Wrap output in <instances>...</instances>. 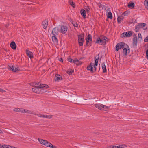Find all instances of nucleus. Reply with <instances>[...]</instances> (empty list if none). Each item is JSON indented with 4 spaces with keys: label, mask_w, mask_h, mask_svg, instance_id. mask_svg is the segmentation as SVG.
<instances>
[{
    "label": "nucleus",
    "mask_w": 148,
    "mask_h": 148,
    "mask_svg": "<svg viewBox=\"0 0 148 148\" xmlns=\"http://www.w3.org/2000/svg\"><path fill=\"white\" fill-rule=\"evenodd\" d=\"M37 85L36 86V87L32 88V90L33 92L35 93L39 94L40 93V91L42 90L47 89L48 88L49 86L46 84H42L41 83L38 82L36 83Z\"/></svg>",
    "instance_id": "f257e3e1"
},
{
    "label": "nucleus",
    "mask_w": 148,
    "mask_h": 148,
    "mask_svg": "<svg viewBox=\"0 0 148 148\" xmlns=\"http://www.w3.org/2000/svg\"><path fill=\"white\" fill-rule=\"evenodd\" d=\"M84 34L83 33L78 36V44L79 46H82L84 43Z\"/></svg>",
    "instance_id": "f03ea898"
},
{
    "label": "nucleus",
    "mask_w": 148,
    "mask_h": 148,
    "mask_svg": "<svg viewBox=\"0 0 148 148\" xmlns=\"http://www.w3.org/2000/svg\"><path fill=\"white\" fill-rule=\"evenodd\" d=\"M59 32L62 34H65L67 32L68 28L66 26L59 25Z\"/></svg>",
    "instance_id": "7ed1b4c3"
},
{
    "label": "nucleus",
    "mask_w": 148,
    "mask_h": 148,
    "mask_svg": "<svg viewBox=\"0 0 148 148\" xmlns=\"http://www.w3.org/2000/svg\"><path fill=\"white\" fill-rule=\"evenodd\" d=\"M122 49H123V53L124 55L127 56V53H129L130 51V48L126 44L125 45V46Z\"/></svg>",
    "instance_id": "20e7f679"
},
{
    "label": "nucleus",
    "mask_w": 148,
    "mask_h": 148,
    "mask_svg": "<svg viewBox=\"0 0 148 148\" xmlns=\"http://www.w3.org/2000/svg\"><path fill=\"white\" fill-rule=\"evenodd\" d=\"M125 45H126L123 42H120L118 43L116 45V51H118L119 49L123 48L125 46Z\"/></svg>",
    "instance_id": "39448f33"
},
{
    "label": "nucleus",
    "mask_w": 148,
    "mask_h": 148,
    "mask_svg": "<svg viewBox=\"0 0 148 148\" xmlns=\"http://www.w3.org/2000/svg\"><path fill=\"white\" fill-rule=\"evenodd\" d=\"M132 35V33L131 31H127L126 32L123 33L121 35V36L123 37H130Z\"/></svg>",
    "instance_id": "423d86ee"
},
{
    "label": "nucleus",
    "mask_w": 148,
    "mask_h": 148,
    "mask_svg": "<svg viewBox=\"0 0 148 148\" xmlns=\"http://www.w3.org/2000/svg\"><path fill=\"white\" fill-rule=\"evenodd\" d=\"M59 32V26L54 28L51 33V34L54 36H56L58 35V32Z\"/></svg>",
    "instance_id": "0eeeda50"
},
{
    "label": "nucleus",
    "mask_w": 148,
    "mask_h": 148,
    "mask_svg": "<svg viewBox=\"0 0 148 148\" xmlns=\"http://www.w3.org/2000/svg\"><path fill=\"white\" fill-rule=\"evenodd\" d=\"M99 58V54H98V56H97L95 58V64L93 66L94 67V71H96V66H97L98 65V60Z\"/></svg>",
    "instance_id": "6e6552de"
},
{
    "label": "nucleus",
    "mask_w": 148,
    "mask_h": 148,
    "mask_svg": "<svg viewBox=\"0 0 148 148\" xmlns=\"http://www.w3.org/2000/svg\"><path fill=\"white\" fill-rule=\"evenodd\" d=\"M137 37L136 35L135 37H134L133 38V46L134 48H136L137 45Z\"/></svg>",
    "instance_id": "1a4fd4ad"
},
{
    "label": "nucleus",
    "mask_w": 148,
    "mask_h": 148,
    "mask_svg": "<svg viewBox=\"0 0 148 148\" xmlns=\"http://www.w3.org/2000/svg\"><path fill=\"white\" fill-rule=\"evenodd\" d=\"M62 80V76L59 74H56L55 77V80L56 81H59Z\"/></svg>",
    "instance_id": "9d476101"
},
{
    "label": "nucleus",
    "mask_w": 148,
    "mask_h": 148,
    "mask_svg": "<svg viewBox=\"0 0 148 148\" xmlns=\"http://www.w3.org/2000/svg\"><path fill=\"white\" fill-rule=\"evenodd\" d=\"M80 13L84 18H86V12L84 9H82L80 10Z\"/></svg>",
    "instance_id": "9b49d317"
},
{
    "label": "nucleus",
    "mask_w": 148,
    "mask_h": 148,
    "mask_svg": "<svg viewBox=\"0 0 148 148\" xmlns=\"http://www.w3.org/2000/svg\"><path fill=\"white\" fill-rule=\"evenodd\" d=\"M93 64H92V63H90V64L88 66H87V70L90 71L91 72H93Z\"/></svg>",
    "instance_id": "f8f14e48"
},
{
    "label": "nucleus",
    "mask_w": 148,
    "mask_h": 148,
    "mask_svg": "<svg viewBox=\"0 0 148 148\" xmlns=\"http://www.w3.org/2000/svg\"><path fill=\"white\" fill-rule=\"evenodd\" d=\"M27 55L30 58H32L33 57V53L32 52H31L28 50H26V51Z\"/></svg>",
    "instance_id": "ddd939ff"
},
{
    "label": "nucleus",
    "mask_w": 148,
    "mask_h": 148,
    "mask_svg": "<svg viewBox=\"0 0 148 148\" xmlns=\"http://www.w3.org/2000/svg\"><path fill=\"white\" fill-rule=\"evenodd\" d=\"M10 46L13 49H16V45L14 41H12L11 43Z\"/></svg>",
    "instance_id": "4468645a"
},
{
    "label": "nucleus",
    "mask_w": 148,
    "mask_h": 148,
    "mask_svg": "<svg viewBox=\"0 0 148 148\" xmlns=\"http://www.w3.org/2000/svg\"><path fill=\"white\" fill-rule=\"evenodd\" d=\"M95 43L102 45L103 42L102 39H101L99 37L97 38Z\"/></svg>",
    "instance_id": "2eb2a0df"
},
{
    "label": "nucleus",
    "mask_w": 148,
    "mask_h": 148,
    "mask_svg": "<svg viewBox=\"0 0 148 148\" xmlns=\"http://www.w3.org/2000/svg\"><path fill=\"white\" fill-rule=\"evenodd\" d=\"M101 66L103 69V73L106 72V68L104 62H103L101 64Z\"/></svg>",
    "instance_id": "dca6fc26"
},
{
    "label": "nucleus",
    "mask_w": 148,
    "mask_h": 148,
    "mask_svg": "<svg viewBox=\"0 0 148 148\" xmlns=\"http://www.w3.org/2000/svg\"><path fill=\"white\" fill-rule=\"evenodd\" d=\"M74 64H75L76 65H81L82 64V62L79 61L77 58H75L74 60Z\"/></svg>",
    "instance_id": "f3484780"
},
{
    "label": "nucleus",
    "mask_w": 148,
    "mask_h": 148,
    "mask_svg": "<svg viewBox=\"0 0 148 148\" xmlns=\"http://www.w3.org/2000/svg\"><path fill=\"white\" fill-rule=\"evenodd\" d=\"M52 40L54 42L58 43V40L56 37V36L52 35Z\"/></svg>",
    "instance_id": "a211bd4d"
},
{
    "label": "nucleus",
    "mask_w": 148,
    "mask_h": 148,
    "mask_svg": "<svg viewBox=\"0 0 148 148\" xmlns=\"http://www.w3.org/2000/svg\"><path fill=\"white\" fill-rule=\"evenodd\" d=\"M42 24L43 26V28L45 29L47 27L48 25V22L46 20L42 22Z\"/></svg>",
    "instance_id": "6ab92c4d"
},
{
    "label": "nucleus",
    "mask_w": 148,
    "mask_h": 148,
    "mask_svg": "<svg viewBox=\"0 0 148 148\" xmlns=\"http://www.w3.org/2000/svg\"><path fill=\"white\" fill-rule=\"evenodd\" d=\"M103 104H95L94 106L100 110H101V108L102 107Z\"/></svg>",
    "instance_id": "aec40b11"
},
{
    "label": "nucleus",
    "mask_w": 148,
    "mask_h": 148,
    "mask_svg": "<svg viewBox=\"0 0 148 148\" xmlns=\"http://www.w3.org/2000/svg\"><path fill=\"white\" fill-rule=\"evenodd\" d=\"M38 140L39 141L40 143L41 144H42L45 145V143L46 142L47 140H45L42 139H41L40 138H38Z\"/></svg>",
    "instance_id": "412c9836"
},
{
    "label": "nucleus",
    "mask_w": 148,
    "mask_h": 148,
    "mask_svg": "<svg viewBox=\"0 0 148 148\" xmlns=\"http://www.w3.org/2000/svg\"><path fill=\"white\" fill-rule=\"evenodd\" d=\"M109 107L106 106L105 105H102V107L101 108V110H105L107 111L109 109Z\"/></svg>",
    "instance_id": "4be33fe9"
},
{
    "label": "nucleus",
    "mask_w": 148,
    "mask_h": 148,
    "mask_svg": "<svg viewBox=\"0 0 148 148\" xmlns=\"http://www.w3.org/2000/svg\"><path fill=\"white\" fill-rule=\"evenodd\" d=\"M14 110L15 112H21V113H23V109H20L18 108H15L14 109Z\"/></svg>",
    "instance_id": "5701e85b"
},
{
    "label": "nucleus",
    "mask_w": 148,
    "mask_h": 148,
    "mask_svg": "<svg viewBox=\"0 0 148 148\" xmlns=\"http://www.w3.org/2000/svg\"><path fill=\"white\" fill-rule=\"evenodd\" d=\"M134 3L133 2H130L128 5V6L129 8H133L134 7Z\"/></svg>",
    "instance_id": "b1692460"
},
{
    "label": "nucleus",
    "mask_w": 148,
    "mask_h": 148,
    "mask_svg": "<svg viewBox=\"0 0 148 148\" xmlns=\"http://www.w3.org/2000/svg\"><path fill=\"white\" fill-rule=\"evenodd\" d=\"M124 18V17L122 16H119L117 18V22L119 24L120 23L121 20H123Z\"/></svg>",
    "instance_id": "393cba45"
},
{
    "label": "nucleus",
    "mask_w": 148,
    "mask_h": 148,
    "mask_svg": "<svg viewBox=\"0 0 148 148\" xmlns=\"http://www.w3.org/2000/svg\"><path fill=\"white\" fill-rule=\"evenodd\" d=\"M107 18L112 19V14L110 11H109L108 13Z\"/></svg>",
    "instance_id": "a878e982"
},
{
    "label": "nucleus",
    "mask_w": 148,
    "mask_h": 148,
    "mask_svg": "<svg viewBox=\"0 0 148 148\" xmlns=\"http://www.w3.org/2000/svg\"><path fill=\"white\" fill-rule=\"evenodd\" d=\"M14 67L12 65H8V69L12 71L13 72V71L14 70Z\"/></svg>",
    "instance_id": "bb28decb"
},
{
    "label": "nucleus",
    "mask_w": 148,
    "mask_h": 148,
    "mask_svg": "<svg viewBox=\"0 0 148 148\" xmlns=\"http://www.w3.org/2000/svg\"><path fill=\"white\" fill-rule=\"evenodd\" d=\"M70 21L71 22V23L75 27H78V25L77 23L76 22H74L73 21Z\"/></svg>",
    "instance_id": "cd10ccee"
},
{
    "label": "nucleus",
    "mask_w": 148,
    "mask_h": 148,
    "mask_svg": "<svg viewBox=\"0 0 148 148\" xmlns=\"http://www.w3.org/2000/svg\"><path fill=\"white\" fill-rule=\"evenodd\" d=\"M87 40H90V42H92V36L90 34H88L87 37L86 38Z\"/></svg>",
    "instance_id": "c85d7f7f"
},
{
    "label": "nucleus",
    "mask_w": 148,
    "mask_h": 148,
    "mask_svg": "<svg viewBox=\"0 0 148 148\" xmlns=\"http://www.w3.org/2000/svg\"><path fill=\"white\" fill-rule=\"evenodd\" d=\"M144 4L145 7L148 9V0H145L144 1Z\"/></svg>",
    "instance_id": "c756f323"
},
{
    "label": "nucleus",
    "mask_w": 148,
    "mask_h": 148,
    "mask_svg": "<svg viewBox=\"0 0 148 148\" xmlns=\"http://www.w3.org/2000/svg\"><path fill=\"white\" fill-rule=\"evenodd\" d=\"M141 28L139 26V25L138 24L135 27V31L136 32H139V30Z\"/></svg>",
    "instance_id": "7c9ffc66"
},
{
    "label": "nucleus",
    "mask_w": 148,
    "mask_h": 148,
    "mask_svg": "<svg viewBox=\"0 0 148 148\" xmlns=\"http://www.w3.org/2000/svg\"><path fill=\"white\" fill-rule=\"evenodd\" d=\"M51 144H52L50 143V142L47 141L45 143V145L47 147H50L51 145Z\"/></svg>",
    "instance_id": "2f4dec72"
},
{
    "label": "nucleus",
    "mask_w": 148,
    "mask_h": 148,
    "mask_svg": "<svg viewBox=\"0 0 148 148\" xmlns=\"http://www.w3.org/2000/svg\"><path fill=\"white\" fill-rule=\"evenodd\" d=\"M138 25L141 28H143L145 26L146 24L144 23H138Z\"/></svg>",
    "instance_id": "473e14b6"
},
{
    "label": "nucleus",
    "mask_w": 148,
    "mask_h": 148,
    "mask_svg": "<svg viewBox=\"0 0 148 148\" xmlns=\"http://www.w3.org/2000/svg\"><path fill=\"white\" fill-rule=\"evenodd\" d=\"M73 70H72L71 69H70L67 71V73L69 75H71L73 73Z\"/></svg>",
    "instance_id": "72a5a7b5"
},
{
    "label": "nucleus",
    "mask_w": 148,
    "mask_h": 148,
    "mask_svg": "<svg viewBox=\"0 0 148 148\" xmlns=\"http://www.w3.org/2000/svg\"><path fill=\"white\" fill-rule=\"evenodd\" d=\"M130 14V12L128 10H126L122 14V15L125 16H127Z\"/></svg>",
    "instance_id": "f704fd0d"
},
{
    "label": "nucleus",
    "mask_w": 148,
    "mask_h": 148,
    "mask_svg": "<svg viewBox=\"0 0 148 148\" xmlns=\"http://www.w3.org/2000/svg\"><path fill=\"white\" fill-rule=\"evenodd\" d=\"M69 4L70 5L72 6L73 8H75V3L71 1H69Z\"/></svg>",
    "instance_id": "c9c22d12"
},
{
    "label": "nucleus",
    "mask_w": 148,
    "mask_h": 148,
    "mask_svg": "<svg viewBox=\"0 0 148 148\" xmlns=\"http://www.w3.org/2000/svg\"><path fill=\"white\" fill-rule=\"evenodd\" d=\"M84 8L86 10V12L87 13H88L90 11V8L88 6H85Z\"/></svg>",
    "instance_id": "e433bc0d"
},
{
    "label": "nucleus",
    "mask_w": 148,
    "mask_h": 148,
    "mask_svg": "<svg viewBox=\"0 0 148 148\" xmlns=\"http://www.w3.org/2000/svg\"><path fill=\"white\" fill-rule=\"evenodd\" d=\"M52 115H45V118L51 119L53 117Z\"/></svg>",
    "instance_id": "4c0bfd02"
},
{
    "label": "nucleus",
    "mask_w": 148,
    "mask_h": 148,
    "mask_svg": "<svg viewBox=\"0 0 148 148\" xmlns=\"http://www.w3.org/2000/svg\"><path fill=\"white\" fill-rule=\"evenodd\" d=\"M102 39L103 40V42L105 43V44H106V39H107V38H106V37L105 36H104L102 38Z\"/></svg>",
    "instance_id": "58836bf2"
},
{
    "label": "nucleus",
    "mask_w": 148,
    "mask_h": 148,
    "mask_svg": "<svg viewBox=\"0 0 148 148\" xmlns=\"http://www.w3.org/2000/svg\"><path fill=\"white\" fill-rule=\"evenodd\" d=\"M97 4L100 8H102V9H103V5L100 3H97Z\"/></svg>",
    "instance_id": "ea45409f"
},
{
    "label": "nucleus",
    "mask_w": 148,
    "mask_h": 148,
    "mask_svg": "<svg viewBox=\"0 0 148 148\" xmlns=\"http://www.w3.org/2000/svg\"><path fill=\"white\" fill-rule=\"evenodd\" d=\"M19 70H20V69H19V68H18V67L17 68H16V67H14V70L13 71V72H16V71H19Z\"/></svg>",
    "instance_id": "a19ab883"
},
{
    "label": "nucleus",
    "mask_w": 148,
    "mask_h": 148,
    "mask_svg": "<svg viewBox=\"0 0 148 148\" xmlns=\"http://www.w3.org/2000/svg\"><path fill=\"white\" fill-rule=\"evenodd\" d=\"M124 145L126 146L125 145H119V146H116V148H123L124 147V146H123Z\"/></svg>",
    "instance_id": "79ce46f5"
},
{
    "label": "nucleus",
    "mask_w": 148,
    "mask_h": 148,
    "mask_svg": "<svg viewBox=\"0 0 148 148\" xmlns=\"http://www.w3.org/2000/svg\"><path fill=\"white\" fill-rule=\"evenodd\" d=\"M138 39L140 38L141 39H142V38L141 36V34L140 33H139L138 34Z\"/></svg>",
    "instance_id": "37998d69"
},
{
    "label": "nucleus",
    "mask_w": 148,
    "mask_h": 148,
    "mask_svg": "<svg viewBox=\"0 0 148 148\" xmlns=\"http://www.w3.org/2000/svg\"><path fill=\"white\" fill-rule=\"evenodd\" d=\"M90 40H86V44L87 46H89V43H90Z\"/></svg>",
    "instance_id": "c03bdc74"
},
{
    "label": "nucleus",
    "mask_w": 148,
    "mask_h": 148,
    "mask_svg": "<svg viewBox=\"0 0 148 148\" xmlns=\"http://www.w3.org/2000/svg\"><path fill=\"white\" fill-rule=\"evenodd\" d=\"M144 41L145 42H148V36L144 39Z\"/></svg>",
    "instance_id": "a18cd8bd"
},
{
    "label": "nucleus",
    "mask_w": 148,
    "mask_h": 148,
    "mask_svg": "<svg viewBox=\"0 0 148 148\" xmlns=\"http://www.w3.org/2000/svg\"><path fill=\"white\" fill-rule=\"evenodd\" d=\"M38 116L40 117H43L45 118V115L43 114H38Z\"/></svg>",
    "instance_id": "49530a36"
},
{
    "label": "nucleus",
    "mask_w": 148,
    "mask_h": 148,
    "mask_svg": "<svg viewBox=\"0 0 148 148\" xmlns=\"http://www.w3.org/2000/svg\"><path fill=\"white\" fill-rule=\"evenodd\" d=\"M23 113H24V112L28 113V112H29V110H28L23 109Z\"/></svg>",
    "instance_id": "de8ad7c7"
},
{
    "label": "nucleus",
    "mask_w": 148,
    "mask_h": 148,
    "mask_svg": "<svg viewBox=\"0 0 148 148\" xmlns=\"http://www.w3.org/2000/svg\"><path fill=\"white\" fill-rule=\"evenodd\" d=\"M146 58L148 59V49L146 50Z\"/></svg>",
    "instance_id": "09e8293b"
},
{
    "label": "nucleus",
    "mask_w": 148,
    "mask_h": 148,
    "mask_svg": "<svg viewBox=\"0 0 148 148\" xmlns=\"http://www.w3.org/2000/svg\"><path fill=\"white\" fill-rule=\"evenodd\" d=\"M7 145H1V148H6V147H7Z\"/></svg>",
    "instance_id": "8fccbe9b"
},
{
    "label": "nucleus",
    "mask_w": 148,
    "mask_h": 148,
    "mask_svg": "<svg viewBox=\"0 0 148 148\" xmlns=\"http://www.w3.org/2000/svg\"><path fill=\"white\" fill-rule=\"evenodd\" d=\"M106 13L108 12H108H109L110 11V8H107L106 9Z\"/></svg>",
    "instance_id": "3c124183"
},
{
    "label": "nucleus",
    "mask_w": 148,
    "mask_h": 148,
    "mask_svg": "<svg viewBox=\"0 0 148 148\" xmlns=\"http://www.w3.org/2000/svg\"><path fill=\"white\" fill-rule=\"evenodd\" d=\"M103 8L105 10H106L107 8L106 6V5H103Z\"/></svg>",
    "instance_id": "603ef678"
},
{
    "label": "nucleus",
    "mask_w": 148,
    "mask_h": 148,
    "mask_svg": "<svg viewBox=\"0 0 148 148\" xmlns=\"http://www.w3.org/2000/svg\"><path fill=\"white\" fill-rule=\"evenodd\" d=\"M50 148H57L56 146H53L52 144L51 145Z\"/></svg>",
    "instance_id": "864d4df0"
},
{
    "label": "nucleus",
    "mask_w": 148,
    "mask_h": 148,
    "mask_svg": "<svg viewBox=\"0 0 148 148\" xmlns=\"http://www.w3.org/2000/svg\"><path fill=\"white\" fill-rule=\"evenodd\" d=\"M67 59H68V61L69 62H72V59L71 58H68Z\"/></svg>",
    "instance_id": "5fc2aeb1"
},
{
    "label": "nucleus",
    "mask_w": 148,
    "mask_h": 148,
    "mask_svg": "<svg viewBox=\"0 0 148 148\" xmlns=\"http://www.w3.org/2000/svg\"><path fill=\"white\" fill-rule=\"evenodd\" d=\"M36 83H34L32 85V86H34V87H36V86L37 85L36 84Z\"/></svg>",
    "instance_id": "6e6d98bb"
},
{
    "label": "nucleus",
    "mask_w": 148,
    "mask_h": 148,
    "mask_svg": "<svg viewBox=\"0 0 148 148\" xmlns=\"http://www.w3.org/2000/svg\"><path fill=\"white\" fill-rule=\"evenodd\" d=\"M5 91V90H4L3 89L0 88V92H3Z\"/></svg>",
    "instance_id": "4d7b16f0"
},
{
    "label": "nucleus",
    "mask_w": 148,
    "mask_h": 148,
    "mask_svg": "<svg viewBox=\"0 0 148 148\" xmlns=\"http://www.w3.org/2000/svg\"><path fill=\"white\" fill-rule=\"evenodd\" d=\"M59 60L62 62H63V60L62 58H60V59H59Z\"/></svg>",
    "instance_id": "13d9d810"
},
{
    "label": "nucleus",
    "mask_w": 148,
    "mask_h": 148,
    "mask_svg": "<svg viewBox=\"0 0 148 148\" xmlns=\"http://www.w3.org/2000/svg\"><path fill=\"white\" fill-rule=\"evenodd\" d=\"M11 146L7 145L6 147V148H11Z\"/></svg>",
    "instance_id": "bf43d9fd"
},
{
    "label": "nucleus",
    "mask_w": 148,
    "mask_h": 148,
    "mask_svg": "<svg viewBox=\"0 0 148 148\" xmlns=\"http://www.w3.org/2000/svg\"><path fill=\"white\" fill-rule=\"evenodd\" d=\"M92 45V42H90V43H89V47H90V46H91Z\"/></svg>",
    "instance_id": "052dcab7"
},
{
    "label": "nucleus",
    "mask_w": 148,
    "mask_h": 148,
    "mask_svg": "<svg viewBox=\"0 0 148 148\" xmlns=\"http://www.w3.org/2000/svg\"><path fill=\"white\" fill-rule=\"evenodd\" d=\"M112 145L109 146L108 147V148H112Z\"/></svg>",
    "instance_id": "680f3d73"
},
{
    "label": "nucleus",
    "mask_w": 148,
    "mask_h": 148,
    "mask_svg": "<svg viewBox=\"0 0 148 148\" xmlns=\"http://www.w3.org/2000/svg\"><path fill=\"white\" fill-rule=\"evenodd\" d=\"M112 147V148H116V146H113Z\"/></svg>",
    "instance_id": "e2e57ef3"
},
{
    "label": "nucleus",
    "mask_w": 148,
    "mask_h": 148,
    "mask_svg": "<svg viewBox=\"0 0 148 148\" xmlns=\"http://www.w3.org/2000/svg\"><path fill=\"white\" fill-rule=\"evenodd\" d=\"M11 148H17L16 147H13V146H11Z\"/></svg>",
    "instance_id": "0e129e2a"
},
{
    "label": "nucleus",
    "mask_w": 148,
    "mask_h": 148,
    "mask_svg": "<svg viewBox=\"0 0 148 148\" xmlns=\"http://www.w3.org/2000/svg\"><path fill=\"white\" fill-rule=\"evenodd\" d=\"M3 133V132L2 131L0 130V133L1 134V133Z\"/></svg>",
    "instance_id": "69168bd1"
},
{
    "label": "nucleus",
    "mask_w": 148,
    "mask_h": 148,
    "mask_svg": "<svg viewBox=\"0 0 148 148\" xmlns=\"http://www.w3.org/2000/svg\"><path fill=\"white\" fill-rule=\"evenodd\" d=\"M29 113L30 114H32V112L29 110Z\"/></svg>",
    "instance_id": "338daca9"
},
{
    "label": "nucleus",
    "mask_w": 148,
    "mask_h": 148,
    "mask_svg": "<svg viewBox=\"0 0 148 148\" xmlns=\"http://www.w3.org/2000/svg\"><path fill=\"white\" fill-rule=\"evenodd\" d=\"M74 60H73L72 59V62H72L73 63L74 62Z\"/></svg>",
    "instance_id": "774afa93"
}]
</instances>
